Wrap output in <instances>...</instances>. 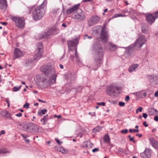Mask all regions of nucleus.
<instances>
[{
    "instance_id": "nucleus-59",
    "label": "nucleus",
    "mask_w": 158,
    "mask_h": 158,
    "mask_svg": "<svg viewBox=\"0 0 158 158\" xmlns=\"http://www.w3.org/2000/svg\"><path fill=\"white\" fill-rule=\"evenodd\" d=\"M77 61L79 62H81V60L79 58H79H77Z\"/></svg>"
},
{
    "instance_id": "nucleus-41",
    "label": "nucleus",
    "mask_w": 158,
    "mask_h": 158,
    "mask_svg": "<svg viewBox=\"0 0 158 158\" xmlns=\"http://www.w3.org/2000/svg\"><path fill=\"white\" fill-rule=\"evenodd\" d=\"M99 150V149L98 148H95L94 149H93L92 150V151L93 152H97Z\"/></svg>"
},
{
    "instance_id": "nucleus-48",
    "label": "nucleus",
    "mask_w": 158,
    "mask_h": 158,
    "mask_svg": "<svg viewBox=\"0 0 158 158\" xmlns=\"http://www.w3.org/2000/svg\"><path fill=\"white\" fill-rule=\"evenodd\" d=\"M137 109H138L139 111L140 112H141L142 111V108L141 107H139Z\"/></svg>"
},
{
    "instance_id": "nucleus-29",
    "label": "nucleus",
    "mask_w": 158,
    "mask_h": 158,
    "mask_svg": "<svg viewBox=\"0 0 158 158\" xmlns=\"http://www.w3.org/2000/svg\"><path fill=\"white\" fill-rule=\"evenodd\" d=\"M22 85H20L19 87L17 86H15L13 88V91L14 92H16L19 91L21 88Z\"/></svg>"
},
{
    "instance_id": "nucleus-30",
    "label": "nucleus",
    "mask_w": 158,
    "mask_h": 158,
    "mask_svg": "<svg viewBox=\"0 0 158 158\" xmlns=\"http://www.w3.org/2000/svg\"><path fill=\"white\" fill-rule=\"evenodd\" d=\"M56 80H48V83L50 85H51L56 82Z\"/></svg>"
},
{
    "instance_id": "nucleus-9",
    "label": "nucleus",
    "mask_w": 158,
    "mask_h": 158,
    "mask_svg": "<svg viewBox=\"0 0 158 158\" xmlns=\"http://www.w3.org/2000/svg\"><path fill=\"white\" fill-rule=\"evenodd\" d=\"M39 129L38 126L35 124H29L26 126L25 130L27 132H37Z\"/></svg>"
},
{
    "instance_id": "nucleus-28",
    "label": "nucleus",
    "mask_w": 158,
    "mask_h": 158,
    "mask_svg": "<svg viewBox=\"0 0 158 158\" xmlns=\"http://www.w3.org/2000/svg\"><path fill=\"white\" fill-rule=\"evenodd\" d=\"M52 12L54 15H56L59 13L60 10L58 8H55L52 10Z\"/></svg>"
},
{
    "instance_id": "nucleus-51",
    "label": "nucleus",
    "mask_w": 158,
    "mask_h": 158,
    "mask_svg": "<svg viewBox=\"0 0 158 158\" xmlns=\"http://www.w3.org/2000/svg\"><path fill=\"white\" fill-rule=\"evenodd\" d=\"M85 36H87V38L88 39H92V36H88L87 35H85Z\"/></svg>"
},
{
    "instance_id": "nucleus-63",
    "label": "nucleus",
    "mask_w": 158,
    "mask_h": 158,
    "mask_svg": "<svg viewBox=\"0 0 158 158\" xmlns=\"http://www.w3.org/2000/svg\"><path fill=\"white\" fill-rule=\"evenodd\" d=\"M156 128H154V129H152V132H154L155 131H156Z\"/></svg>"
},
{
    "instance_id": "nucleus-53",
    "label": "nucleus",
    "mask_w": 158,
    "mask_h": 158,
    "mask_svg": "<svg viewBox=\"0 0 158 158\" xmlns=\"http://www.w3.org/2000/svg\"><path fill=\"white\" fill-rule=\"evenodd\" d=\"M5 133V131L4 130H2L1 131V134H4Z\"/></svg>"
},
{
    "instance_id": "nucleus-46",
    "label": "nucleus",
    "mask_w": 158,
    "mask_h": 158,
    "mask_svg": "<svg viewBox=\"0 0 158 158\" xmlns=\"http://www.w3.org/2000/svg\"><path fill=\"white\" fill-rule=\"evenodd\" d=\"M143 125L145 127H148V125L147 124V123L146 121H144L143 123Z\"/></svg>"
},
{
    "instance_id": "nucleus-34",
    "label": "nucleus",
    "mask_w": 158,
    "mask_h": 158,
    "mask_svg": "<svg viewBox=\"0 0 158 158\" xmlns=\"http://www.w3.org/2000/svg\"><path fill=\"white\" fill-rule=\"evenodd\" d=\"M29 104L28 103H26L23 106V107L27 109L29 108Z\"/></svg>"
},
{
    "instance_id": "nucleus-7",
    "label": "nucleus",
    "mask_w": 158,
    "mask_h": 158,
    "mask_svg": "<svg viewBox=\"0 0 158 158\" xmlns=\"http://www.w3.org/2000/svg\"><path fill=\"white\" fill-rule=\"evenodd\" d=\"M12 20L15 23V25L19 28H23L25 26V19L19 17H12Z\"/></svg>"
},
{
    "instance_id": "nucleus-17",
    "label": "nucleus",
    "mask_w": 158,
    "mask_h": 158,
    "mask_svg": "<svg viewBox=\"0 0 158 158\" xmlns=\"http://www.w3.org/2000/svg\"><path fill=\"white\" fill-rule=\"evenodd\" d=\"M150 143L152 146L155 149L158 148V142L153 138L149 139Z\"/></svg>"
},
{
    "instance_id": "nucleus-52",
    "label": "nucleus",
    "mask_w": 158,
    "mask_h": 158,
    "mask_svg": "<svg viewBox=\"0 0 158 158\" xmlns=\"http://www.w3.org/2000/svg\"><path fill=\"white\" fill-rule=\"evenodd\" d=\"M139 131V130L138 129H134L133 130V132H137Z\"/></svg>"
},
{
    "instance_id": "nucleus-31",
    "label": "nucleus",
    "mask_w": 158,
    "mask_h": 158,
    "mask_svg": "<svg viewBox=\"0 0 158 158\" xmlns=\"http://www.w3.org/2000/svg\"><path fill=\"white\" fill-rule=\"evenodd\" d=\"M7 152H9L6 149H0V154H4Z\"/></svg>"
},
{
    "instance_id": "nucleus-54",
    "label": "nucleus",
    "mask_w": 158,
    "mask_h": 158,
    "mask_svg": "<svg viewBox=\"0 0 158 158\" xmlns=\"http://www.w3.org/2000/svg\"><path fill=\"white\" fill-rule=\"evenodd\" d=\"M62 26L63 27H66V24H65V23H62Z\"/></svg>"
},
{
    "instance_id": "nucleus-26",
    "label": "nucleus",
    "mask_w": 158,
    "mask_h": 158,
    "mask_svg": "<svg viewBox=\"0 0 158 158\" xmlns=\"http://www.w3.org/2000/svg\"><path fill=\"white\" fill-rule=\"evenodd\" d=\"M123 16H124V15L122 14H116L114 15H113V16L112 18L109 19V21L111 19H112L114 18H117V17H123Z\"/></svg>"
},
{
    "instance_id": "nucleus-60",
    "label": "nucleus",
    "mask_w": 158,
    "mask_h": 158,
    "mask_svg": "<svg viewBox=\"0 0 158 158\" xmlns=\"http://www.w3.org/2000/svg\"><path fill=\"white\" fill-rule=\"evenodd\" d=\"M39 103H35L34 104V106H38Z\"/></svg>"
},
{
    "instance_id": "nucleus-1",
    "label": "nucleus",
    "mask_w": 158,
    "mask_h": 158,
    "mask_svg": "<svg viewBox=\"0 0 158 158\" xmlns=\"http://www.w3.org/2000/svg\"><path fill=\"white\" fill-rule=\"evenodd\" d=\"M46 4L44 2L37 6H34L30 9L33 19L35 21L40 19L44 15L46 10Z\"/></svg>"
},
{
    "instance_id": "nucleus-14",
    "label": "nucleus",
    "mask_w": 158,
    "mask_h": 158,
    "mask_svg": "<svg viewBox=\"0 0 158 158\" xmlns=\"http://www.w3.org/2000/svg\"><path fill=\"white\" fill-rule=\"evenodd\" d=\"M108 35L106 31L102 30L101 32L100 37L102 41L104 42H106L108 40Z\"/></svg>"
},
{
    "instance_id": "nucleus-44",
    "label": "nucleus",
    "mask_w": 158,
    "mask_h": 158,
    "mask_svg": "<svg viewBox=\"0 0 158 158\" xmlns=\"http://www.w3.org/2000/svg\"><path fill=\"white\" fill-rule=\"evenodd\" d=\"M75 55L77 58H79V56L77 53V49H76L75 51Z\"/></svg>"
},
{
    "instance_id": "nucleus-58",
    "label": "nucleus",
    "mask_w": 158,
    "mask_h": 158,
    "mask_svg": "<svg viewBox=\"0 0 158 158\" xmlns=\"http://www.w3.org/2000/svg\"><path fill=\"white\" fill-rule=\"evenodd\" d=\"M59 66H60V69H63V66L62 65L60 64Z\"/></svg>"
},
{
    "instance_id": "nucleus-37",
    "label": "nucleus",
    "mask_w": 158,
    "mask_h": 158,
    "mask_svg": "<svg viewBox=\"0 0 158 158\" xmlns=\"http://www.w3.org/2000/svg\"><path fill=\"white\" fill-rule=\"evenodd\" d=\"M125 105V103L123 102H119V105L121 106H124Z\"/></svg>"
},
{
    "instance_id": "nucleus-57",
    "label": "nucleus",
    "mask_w": 158,
    "mask_h": 158,
    "mask_svg": "<svg viewBox=\"0 0 158 158\" xmlns=\"http://www.w3.org/2000/svg\"><path fill=\"white\" fill-rule=\"evenodd\" d=\"M1 23L5 25H6L7 24V23L6 22H1Z\"/></svg>"
},
{
    "instance_id": "nucleus-47",
    "label": "nucleus",
    "mask_w": 158,
    "mask_h": 158,
    "mask_svg": "<svg viewBox=\"0 0 158 158\" xmlns=\"http://www.w3.org/2000/svg\"><path fill=\"white\" fill-rule=\"evenodd\" d=\"M136 135L137 136H138L139 138H141L142 137V134H139V133L136 134Z\"/></svg>"
},
{
    "instance_id": "nucleus-20",
    "label": "nucleus",
    "mask_w": 158,
    "mask_h": 158,
    "mask_svg": "<svg viewBox=\"0 0 158 158\" xmlns=\"http://www.w3.org/2000/svg\"><path fill=\"white\" fill-rule=\"evenodd\" d=\"M148 112L149 114L151 115H153L158 114V111L157 110L153 108H149L148 109Z\"/></svg>"
},
{
    "instance_id": "nucleus-38",
    "label": "nucleus",
    "mask_w": 158,
    "mask_h": 158,
    "mask_svg": "<svg viewBox=\"0 0 158 158\" xmlns=\"http://www.w3.org/2000/svg\"><path fill=\"white\" fill-rule=\"evenodd\" d=\"M93 132H97L99 131L98 128H96L93 129Z\"/></svg>"
},
{
    "instance_id": "nucleus-22",
    "label": "nucleus",
    "mask_w": 158,
    "mask_h": 158,
    "mask_svg": "<svg viewBox=\"0 0 158 158\" xmlns=\"http://www.w3.org/2000/svg\"><path fill=\"white\" fill-rule=\"evenodd\" d=\"M47 111V110L46 109H44L43 110H39L37 114L39 116H42Z\"/></svg>"
},
{
    "instance_id": "nucleus-16",
    "label": "nucleus",
    "mask_w": 158,
    "mask_h": 158,
    "mask_svg": "<svg viewBox=\"0 0 158 158\" xmlns=\"http://www.w3.org/2000/svg\"><path fill=\"white\" fill-rule=\"evenodd\" d=\"M78 41L76 39L72 40L71 41H68L67 42L68 46L69 47H75L77 44Z\"/></svg>"
},
{
    "instance_id": "nucleus-49",
    "label": "nucleus",
    "mask_w": 158,
    "mask_h": 158,
    "mask_svg": "<svg viewBox=\"0 0 158 158\" xmlns=\"http://www.w3.org/2000/svg\"><path fill=\"white\" fill-rule=\"evenodd\" d=\"M38 101L39 102H41L44 103H46V102H45V101H43V100H41V99H38Z\"/></svg>"
},
{
    "instance_id": "nucleus-32",
    "label": "nucleus",
    "mask_w": 158,
    "mask_h": 158,
    "mask_svg": "<svg viewBox=\"0 0 158 158\" xmlns=\"http://www.w3.org/2000/svg\"><path fill=\"white\" fill-rule=\"evenodd\" d=\"M128 137L129 138L130 141L131 142H133L134 143H135V141L134 140V137H131V135H129L128 136Z\"/></svg>"
},
{
    "instance_id": "nucleus-25",
    "label": "nucleus",
    "mask_w": 158,
    "mask_h": 158,
    "mask_svg": "<svg viewBox=\"0 0 158 158\" xmlns=\"http://www.w3.org/2000/svg\"><path fill=\"white\" fill-rule=\"evenodd\" d=\"M48 119L49 118L48 116V114H47L46 115L44 116L43 118L44 122L42 124L44 125H45L46 124Z\"/></svg>"
},
{
    "instance_id": "nucleus-56",
    "label": "nucleus",
    "mask_w": 158,
    "mask_h": 158,
    "mask_svg": "<svg viewBox=\"0 0 158 158\" xmlns=\"http://www.w3.org/2000/svg\"><path fill=\"white\" fill-rule=\"evenodd\" d=\"M147 94V93L146 92H144L143 94V95L144 97H145L146 96Z\"/></svg>"
},
{
    "instance_id": "nucleus-42",
    "label": "nucleus",
    "mask_w": 158,
    "mask_h": 158,
    "mask_svg": "<svg viewBox=\"0 0 158 158\" xmlns=\"http://www.w3.org/2000/svg\"><path fill=\"white\" fill-rule=\"evenodd\" d=\"M22 114L21 113H19L18 114H15V116H16L18 117H20L22 116Z\"/></svg>"
},
{
    "instance_id": "nucleus-10",
    "label": "nucleus",
    "mask_w": 158,
    "mask_h": 158,
    "mask_svg": "<svg viewBox=\"0 0 158 158\" xmlns=\"http://www.w3.org/2000/svg\"><path fill=\"white\" fill-rule=\"evenodd\" d=\"M13 60L23 57L24 53L20 49L16 48L13 52Z\"/></svg>"
},
{
    "instance_id": "nucleus-62",
    "label": "nucleus",
    "mask_w": 158,
    "mask_h": 158,
    "mask_svg": "<svg viewBox=\"0 0 158 158\" xmlns=\"http://www.w3.org/2000/svg\"><path fill=\"white\" fill-rule=\"evenodd\" d=\"M129 131L130 132H133V130H132V129H130L129 130Z\"/></svg>"
},
{
    "instance_id": "nucleus-61",
    "label": "nucleus",
    "mask_w": 158,
    "mask_h": 158,
    "mask_svg": "<svg viewBox=\"0 0 158 158\" xmlns=\"http://www.w3.org/2000/svg\"><path fill=\"white\" fill-rule=\"evenodd\" d=\"M55 116L56 117V116H57V115H55ZM57 117L58 118H60L61 117V116L60 115H59L57 116Z\"/></svg>"
},
{
    "instance_id": "nucleus-6",
    "label": "nucleus",
    "mask_w": 158,
    "mask_h": 158,
    "mask_svg": "<svg viewBox=\"0 0 158 158\" xmlns=\"http://www.w3.org/2000/svg\"><path fill=\"white\" fill-rule=\"evenodd\" d=\"M120 89L121 87L118 86L117 84L113 83L107 87L106 93L110 96H115L116 91H118Z\"/></svg>"
},
{
    "instance_id": "nucleus-27",
    "label": "nucleus",
    "mask_w": 158,
    "mask_h": 158,
    "mask_svg": "<svg viewBox=\"0 0 158 158\" xmlns=\"http://www.w3.org/2000/svg\"><path fill=\"white\" fill-rule=\"evenodd\" d=\"M59 151L63 153H65L67 152L68 150L63 147H61L59 149Z\"/></svg>"
},
{
    "instance_id": "nucleus-5",
    "label": "nucleus",
    "mask_w": 158,
    "mask_h": 158,
    "mask_svg": "<svg viewBox=\"0 0 158 158\" xmlns=\"http://www.w3.org/2000/svg\"><path fill=\"white\" fill-rule=\"evenodd\" d=\"M36 45L37 48L35 51L33 57L34 60H38L41 57L44 52V46L41 42L38 43Z\"/></svg>"
},
{
    "instance_id": "nucleus-43",
    "label": "nucleus",
    "mask_w": 158,
    "mask_h": 158,
    "mask_svg": "<svg viewBox=\"0 0 158 158\" xmlns=\"http://www.w3.org/2000/svg\"><path fill=\"white\" fill-rule=\"evenodd\" d=\"M21 135L24 138H26L28 136L27 135H24L23 134H21Z\"/></svg>"
},
{
    "instance_id": "nucleus-4",
    "label": "nucleus",
    "mask_w": 158,
    "mask_h": 158,
    "mask_svg": "<svg viewBox=\"0 0 158 158\" xmlns=\"http://www.w3.org/2000/svg\"><path fill=\"white\" fill-rule=\"evenodd\" d=\"M72 18L78 21H82L86 19V15L84 11L78 9L74 12L72 15Z\"/></svg>"
},
{
    "instance_id": "nucleus-13",
    "label": "nucleus",
    "mask_w": 158,
    "mask_h": 158,
    "mask_svg": "<svg viewBox=\"0 0 158 158\" xmlns=\"http://www.w3.org/2000/svg\"><path fill=\"white\" fill-rule=\"evenodd\" d=\"M152 150L149 148H146L144 152L140 154L143 158H150L151 156Z\"/></svg>"
},
{
    "instance_id": "nucleus-45",
    "label": "nucleus",
    "mask_w": 158,
    "mask_h": 158,
    "mask_svg": "<svg viewBox=\"0 0 158 158\" xmlns=\"http://www.w3.org/2000/svg\"><path fill=\"white\" fill-rule=\"evenodd\" d=\"M154 120L156 121H158V116H156L154 117Z\"/></svg>"
},
{
    "instance_id": "nucleus-21",
    "label": "nucleus",
    "mask_w": 158,
    "mask_h": 158,
    "mask_svg": "<svg viewBox=\"0 0 158 158\" xmlns=\"http://www.w3.org/2000/svg\"><path fill=\"white\" fill-rule=\"evenodd\" d=\"M138 64H134L129 67L128 71L130 73L131 72L135 70L138 67Z\"/></svg>"
},
{
    "instance_id": "nucleus-64",
    "label": "nucleus",
    "mask_w": 158,
    "mask_h": 158,
    "mask_svg": "<svg viewBox=\"0 0 158 158\" xmlns=\"http://www.w3.org/2000/svg\"><path fill=\"white\" fill-rule=\"evenodd\" d=\"M107 9H106L104 10V12L105 13V12H107Z\"/></svg>"
},
{
    "instance_id": "nucleus-24",
    "label": "nucleus",
    "mask_w": 158,
    "mask_h": 158,
    "mask_svg": "<svg viewBox=\"0 0 158 158\" xmlns=\"http://www.w3.org/2000/svg\"><path fill=\"white\" fill-rule=\"evenodd\" d=\"M104 141L105 143H110V138L108 135L106 134L104 135Z\"/></svg>"
},
{
    "instance_id": "nucleus-2",
    "label": "nucleus",
    "mask_w": 158,
    "mask_h": 158,
    "mask_svg": "<svg viewBox=\"0 0 158 158\" xmlns=\"http://www.w3.org/2000/svg\"><path fill=\"white\" fill-rule=\"evenodd\" d=\"M93 48L96 51L94 54L95 61L97 65H99L101 63V60L103 55V49L101 44L97 42L94 43Z\"/></svg>"
},
{
    "instance_id": "nucleus-15",
    "label": "nucleus",
    "mask_w": 158,
    "mask_h": 158,
    "mask_svg": "<svg viewBox=\"0 0 158 158\" xmlns=\"http://www.w3.org/2000/svg\"><path fill=\"white\" fill-rule=\"evenodd\" d=\"M8 5L6 0H0V9L4 11L7 10Z\"/></svg>"
},
{
    "instance_id": "nucleus-50",
    "label": "nucleus",
    "mask_w": 158,
    "mask_h": 158,
    "mask_svg": "<svg viewBox=\"0 0 158 158\" xmlns=\"http://www.w3.org/2000/svg\"><path fill=\"white\" fill-rule=\"evenodd\" d=\"M155 96L156 97L158 96V91H157L156 92H155Z\"/></svg>"
},
{
    "instance_id": "nucleus-35",
    "label": "nucleus",
    "mask_w": 158,
    "mask_h": 158,
    "mask_svg": "<svg viewBox=\"0 0 158 158\" xmlns=\"http://www.w3.org/2000/svg\"><path fill=\"white\" fill-rule=\"evenodd\" d=\"M106 103L104 102H100L97 103V104L98 105L104 106Z\"/></svg>"
},
{
    "instance_id": "nucleus-39",
    "label": "nucleus",
    "mask_w": 158,
    "mask_h": 158,
    "mask_svg": "<svg viewBox=\"0 0 158 158\" xmlns=\"http://www.w3.org/2000/svg\"><path fill=\"white\" fill-rule=\"evenodd\" d=\"M143 116L144 118H146L148 117L147 114L146 113H143Z\"/></svg>"
},
{
    "instance_id": "nucleus-3",
    "label": "nucleus",
    "mask_w": 158,
    "mask_h": 158,
    "mask_svg": "<svg viewBox=\"0 0 158 158\" xmlns=\"http://www.w3.org/2000/svg\"><path fill=\"white\" fill-rule=\"evenodd\" d=\"M40 71L46 75H51L52 79H56L57 73H56L54 68L50 66L44 65L40 68Z\"/></svg>"
},
{
    "instance_id": "nucleus-19",
    "label": "nucleus",
    "mask_w": 158,
    "mask_h": 158,
    "mask_svg": "<svg viewBox=\"0 0 158 158\" xmlns=\"http://www.w3.org/2000/svg\"><path fill=\"white\" fill-rule=\"evenodd\" d=\"M1 114L3 116H5L7 118H9L12 119V118L11 116V114L8 111L5 110L2 111L1 112Z\"/></svg>"
},
{
    "instance_id": "nucleus-12",
    "label": "nucleus",
    "mask_w": 158,
    "mask_h": 158,
    "mask_svg": "<svg viewBox=\"0 0 158 158\" xmlns=\"http://www.w3.org/2000/svg\"><path fill=\"white\" fill-rule=\"evenodd\" d=\"M100 20V18L96 16L91 17L88 21V24L89 26H91L95 25L98 23Z\"/></svg>"
},
{
    "instance_id": "nucleus-55",
    "label": "nucleus",
    "mask_w": 158,
    "mask_h": 158,
    "mask_svg": "<svg viewBox=\"0 0 158 158\" xmlns=\"http://www.w3.org/2000/svg\"><path fill=\"white\" fill-rule=\"evenodd\" d=\"M25 142L26 143H30V140L28 139H26L25 140Z\"/></svg>"
},
{
    "instance_id": "nucleus-11",
    "label": "nucleus",
    "mask_w": 158,
    "mask_h": 158,
    "mask_svg": "<svg viewBox=\"0 0 158 158\" xmlns=\"http://www.w3.org/2000/svg\"><path fill=\"white\" fill-rule=\"evenodd\" d=\"M146 41L145 37L143 36H140L135 43V46L141 47L145 44Z\"/></svg>"
},
{
    "instance_id": "nucleus-33",
    "label": "nucleus",
    "mask_w": 158,
    "mask_h": 158,
    "mask_svg": "<svg viewBox=\"0 0 158 158\" xmlns=\"http://www.w3.org/2000/svg\"><path fill=\"white\" fill-rule=\"evenodd\" d=\"M128 132V130L127 129H125L121 131V132L122 134H126Z\"/></svg>"
},
{
    "instance_id": "nucleus-36",
    "label": "nucleus",
    "mask_w": 158,
    "mask_h": 158,
    "mask_svg": "<svg viewBox=\"0 0 158 158\" xmlns=\"http://www.w3.org/2000/svg\"><path fill=\"white\" fill-rule=\"evenodd\" d=\"M55 140L57 142V143L58 145H60L63 143L62 141H60L58 138H56L55 139Z\"/></svg>"
},
{
    "instance_id": "nucleus-23",
    "label": "nucleus",
    "mask_w": 158,
    "mask_h": 158,
    "mask_svg": "<svg viewBox=\"0 0 158 158\" xmlns=\"http://www.w3.org/2000/svg\"><path fill=\"white\" fill-rule=\"evenodd\" d=\"M109 44L110 46V50H111V51H115L116 50L117 48V47L116 45H114L113 44L110 43H109Z\"/></svg>"
},
{
    "instance_id": "nucleus-8",
    "label": "nucleus",
    "mask_w": 158,
    "mask_h": 158,
    "mask_svg": "<svg viewBox=\"0 0 158 158\" xmlns=\"http://www.w3.org/2000/svg\"><path fill=\"white\" fill-rule=\"evenodd\" d=\"M158 17V15L156 12L153 14H148L146 16V19L148 23L150 24L153 23L155 19Z\"/></svg>"
},
{
    "instance_id": "nucleus-18",
    "label": "nucleus",
    "mask_w": 158,
    "mask_h": 158,
    "mask_svg": "<svg viewBox=\"0 0 158 158\" xmlns=\"http://www.w3.org/2000/svg\"><path fill=\"white\" fill-rule=\"evenodd\" d=\"M79 7V5H75L71 8H70L66 10V14L67 15H69L73 12L75 11H76L78 9V8Z\"/></svg>"
},
{
    "instance_id": "nucleus-40",
    "label": "nucleus",
    "mask_w": 158,
    "mask_h": 158,
    "mask_svg": "<svg viewBox=\"0 0 158 158\" xmlns=\"http://www.w3.org/2000/svg\"><path fill=\"white\" fill-rule=\"evenodd\" d=\"M130 98V97L128 95L126 97V99L125 100V101L126 102H127L129 100Z\"/></svg>"
}]
</instances>
